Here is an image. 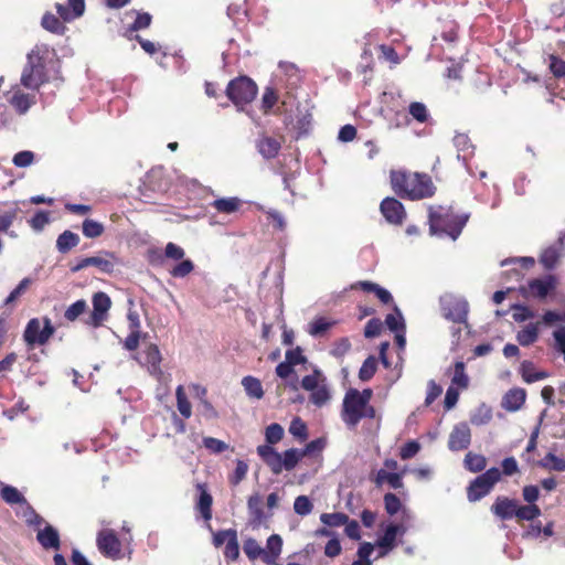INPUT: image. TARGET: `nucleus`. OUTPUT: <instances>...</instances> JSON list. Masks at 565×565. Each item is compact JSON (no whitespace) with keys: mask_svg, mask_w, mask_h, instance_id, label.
<instances>
[{"mask_svg":"<svg viewBox=\"0 0 565 565\" xmlns=\"http://www.w3.org/2000/svg\"><path fill=\"white\" fill-rule=\"evenodd\" d=\"M56 53L47 44H36L26 55V63L21 73V85L30 90H38L49 81V68L55 63Z\"/></svg>","mask_w":565,"mask_h":565,"instance_id":"1","label":"nucleus"},{"mask_svg":"<svg viewBox=\"0 0 565 565\" xmlns=\"http://www.w3.org/2000/svg\"><path fill=\"white\" fill-rule=\"evenodd\" d=\"M391 185L396 195L408 200L430 198L436 190L428 174L403 171L391 172Z\"/></svg>","mask_w":565,"mask_h":565,"instance_id":"2","label":"nucleus"},{"mask_svg":"<svg viewBox=\"0 0 565 565\" xmlns=\"http://www.w3.org/2000/svg\"><path fill=\"white\" fill-rule=\"evenodd\" d=\"M468 220V213L457 215L450 207L431 205L428 209L429 232L431 235L438 237L448 236L452 241H456L460 236Z\"/></svg>","mask_w":565,"mask_h":565,"instance_id":"3","label":"nucleus"},{"mask_svg":"<svg viewBox=\"0 0 565 565\" xmlns=\"http://www.w3.org/2000/svg\"><path fill=\"white\" fill-rule=\"evenodd\" d=\"M226 95L239 109L254 100L257 95L256 84L246 76L232 79L226 87Z\"/></svg>","mask_w":565,"mask_h":565,"instance_id":"4","label":"nucleus"},{"mask_svg":"<svg viewBox=\"0 0 565 565\" xmlns=\"http://www.w3.org/2000/svg\"><path fill=\"white\" fill-rule=\"evenodd\" d=\"M366 404L360 399V391L350 388L343 398L341 418L349 428H355L362 419Z\"/></svg>","mask_w":565,"mask_h":565,"instance_id":"5","label":"nucleus"},{"mask_svg":"<svg viewBox=\"0 0 565 565\" xmlns=\"http://www.w3.org/2000/svg\"><path fill=\"white\" fill-rule=\"evenodd\" d=\"M443 316L452 322L465 323L468 316V302L454 294H445L439 299Z\"/></svg>","mask_w":565,"mask_h":565,"instance_id":"6","label":"nucleus"},{"mask_svg":"<svg viewBox=\"0 0 565 565\" xmlns=\"http://www.w3.org/2000/svg\"><path fill=\"white\" fill-rule=\"evenodd\" d=\"M501 472L493 467L478 476L468 487L467 497L470 502H476L486 497L493 486L500 480Z\"/></svg>","mask_w":565,"mask_h":565,"instance_id":"7","label":"nucleus"},{"mask_svg":"<svg viewBox=\"0 0 565 565\" xmlns=\"http://www.w3.org/2000/svg\"><path fill=\"white\" fill-rule=\"evenodd\" d=\"M55 329L49 318L44 319V327L41 328L39 319H31L24 330L23 339L28 345L34 347L35 344H45L53 335Z\"/></svg>","mask_w":565,"mask_h":565,"instance_id":"8","label":"nucleus"},{"mask_svg":"<svg viewBox=\"0 0 565 565\" xmlns=\"http://www.w3.org/2000/svg\"><path fill=\"white\" fill-rule=\"evenodd\" d=\"M98 551L106 557L119 559L121 555V542L113 530H102L96 537Z\"/></svg>","mask_w":565,"mask_h":565,"instance_id":"9","label":"nucleus"},{"mask_svg":"<svg viewBox=\"0 0 565 565\" xmlns=\"http://www.w3.org/2000/svg\"><path fill=\"white\" fill-rule=\"evenodd\" d=\"M93 311L86 321L88 326L94 328H98L103 324L104 321L108 318V311L111 307L110 297L103 291H98L94 294L93 299Z\"/></svg>","mask_w":565,"mask_h":565,"instance_id":"10","label":"nucleus"},{"mask_svg":"<svg viewBox=\"0 0 565 565\" xmlns=\"http://www.w3.org/2000/svg\"><path fill=\"white\" fill-rule=\"evenodd\" d=\"M380 211L387 223L401 225L406 218L404 205L395 198H385L380 204Z\"/></svg>","mask_w":565,"mask_h":565,"instance_id":"11","label":"nucleus"},{"mask_svg":"<svg viewBox=\"0 0 565 565\" xmlns=\"http://www.w3.org/2000/svg\"><path fill=\"white\" fill-rule=\"evenodd\" d=\"M471 443V430L467 423H459L452 428L449 439L448 448L451 451H459L467 449Z\"/></svg>","mask_w":565,"mask_h":565,"instance_id":"12","label":"nucleus"},{"mask_svg":"<svg viewBox=\"0 0 565 565\" xmlns=\"http://www.w3.org/2000/svg\"><path fill=\"white\" fill-rule=\"evenodd\" d=\"M519 502L507 497H498L491 507V512L501 520L515 518Z\"/></svg>","mask_w":565,"mask_h":565,"instance_id":"13","label":"nucleus"},{"mask_svg":"<svg viewBox=\"0 0 565 565\" xmlns=\"http://www.w3.org/2000/svg\"><path fill=\"white\" fill-rule=\"evenodd\" d=\"M88 266H95L99 269V271L104 274H111L115 267L114 263L109 259L103 258L100 256H90L84 257L79 259L75 265L71 266V271L77 273Z\"/></svg>","mask_w":565,"mask_h":565,"instance_id":"14","label":"nucleus"},{"mask_svg":"<svg viewBox=\"0 0 565 565\" xmlns=\"http://www.w3.org/2000/svg\"><path fill=\"white\" fill-rule=\"evenodd\" d=\"M56 11L63 22H71L84 14L85 1L84 0H68V4L56 3Z\"/></svg>","mask_w":565,"mask_h":565,"instance_id":"15","label":"nucleus"},{"mask_svg":"<svg viewBox=\"0 0 565 565\" xmlns=\"http://www.w3.org/2000/svg\"><path fill=\"white\" fill-rule=\"evenodd\" d=\"M256 148L264 159L269 160L278 154L281 143L276 138L262 135L256 140Z\"/></svg>","mask_w":565,"mask_h":565,"instance_id":"16","label":"nucleus"},{"mask_svg":"<svg viewBox=\"0 0 565 565\" xmlns=\"http://www.w3.org/2000/svg\"><path fill=\"white\" fill-rule=\"evenodd\" d=\"M525 397L523 388H512L504 394L501 405L508 412H516L525 403Z\"/></svg>","mask_w":565,"mask_h":565,"instance_id":"17","label":"nucleus"},{"mask_svg":"<svg viewBox=\"0 0 565 565\" xmlns=\"http://www.w3.org/2000/svg\"><path fill=\"white\" fill-rule=\"evenodd\" d=\"M282 548V539L278 534H271L267 539L266 548H264V563L273 565L279 557Z\"/></svg>","mask_w":565,"mask_h":565,"instance_id":"18","label":"nucleus"},{"mask_svg":"<svg viewBox=\"0 0 565 565\" xmlns=\"http://www.w3.org/2000/svg\"><path fill=\"white\" fill-rule=\"evenodd\" d=\"M36 540L45 550H58L61 546L58 532L52 525H46L43 530H40Z\"/></svg>","mask_w":565,"mask_h":565,"instance_id":"19","label":"nucleus"},{"mask_svg":"<svg viewBox=\"0 0 565 565\" xmlns=\"http://www.w3.org/2000/svg\"><path fill=\"white\" fill-rule=\"evenodd\" d=\"M555 288V279L553 276H546L545 278L532 279L529 282V290L537 298H545L551 290Z\"/></svg>","mask_w":565,"mask_h":565,"instance_id":"20","label":"nucleus"},{"mask_svg":"<svg viewBox=\"0 0 565 565\" xmlns=\"http://www.w3.org/2000/svg\"><path fill=\"white\" fill-rule=\"evenodd\" d=\"M242 200L237 196L218 198L210 205L221 214H233L242 206Z\"/></svg>","mask_w":565,"mask_h":565,"instance_id":"21","label":"nucleus"},{"mask_svg":"<svg viewBox=\"0 0 565 565\" xmlns=\"http://www.w3.org/2000/svg\"><path fill=\"white\" fill-rule=\"evenodd\" d=\"M404 534L405 529L397 524H390L386 526L384 534L377 539L376 546L379 548L393 550L395 547V540L397 534Z\"/></svg>","mask_w":565,"mask_h":565,"instance_id":"22","label":"nucleus"},{"mask_svg":"<svg viewBox=\"0 0 565 565\" xmlns=\"http://www.w3.org/2000/svg\"><path fill=\"white\" fill-rule=\"evenodd\" d=\"M454 146L457 149V159L466 163L468 157L473 153V146L466 134H457L454 137Z\"/></svg>","mask_w":565,"mask_h":565,"instance_id":"23","label":"nucleus"},{"mask_svg":"<svg viewBox=\"0 0 565 565\" xmlns=\"http://www.w3.org/2000/svg\"><path fill=\"white\" fill-rule=\"evenodd\" d=\"M78 244L79 236L76 233L66 230L58 235L56 239V249L62 254H66Z\"/></svg>","mask_w":565,"mask_h":565,"instance_id":"24","label":"nucleus"},{"mask_svg":"<svg viewBox=\"0 0 565 565\" xmlns=\"http://www.w3.org/2000/svg\"><path fill=\"white\" fill-rule=\"evenodd\" d=\"M0 486H1L0 495L6 503L11 504V505L26 504V502H28L26 499L15 487L9 486V484H3L1 482H0Z\"/></svg>","mask_w":565,"mask_h":565,"instance_id":"25","label":"nucleus"},{"mask_svg":"<svg viewBox=\"0 0 565 565\" xmlns=\"http://www.w3.org/2000/svg\"><path fill=\"white\" fill-rule=\"evenodd\" d=\"M335 324V320H328L324 317H317L308 324L307 331L311 337L320 338Z\"/></svg>","mask_w":565,"mask_h":565,"instance_id":"26","label":"nucleus"},{"mask_svg":"<svg viewBox=\"0 0 565 565\" xmlns=\"http://www.w3.org/2000/svg\"><path fill=\"white\" fill-rule=\"evenodd\" d=\"M200 495L196 502V509L200 511L202 518L205 521H210L212 519V495L203 488V486L199 484Z\"/></svg>","mask_w":565,"mask_h":565,"instance_id":"27","label":"nucleus"},{"mask_svg":"<svg viewBox=\"0 0 565 565\" xmlns=\"http://www.w3.org/2000/svg\"><path fill=\"white\" fill-rule=\"evenodd\" d=\"M10 104L19 114H25L32 104H34V96L17 92L10 98Z\"/></svg>","mask_w":565,"mask_h":565,"instance_id":"28","label":"nucleus"},{"mask_svg":"<svg viewBox=\"0 0 565 565\" xmlns=\"http://www.w3.org/2000/svg\"><path fill=\"white\" fill-rule=\"evenodd\" d=\"M242 385L250 398L260 399L264 396L262 383L258 379L247 375L243 377Z\"/></svg>","mask_w":565,"mask_h":565,"instance_id":"29","label":"nucleus"},{"mask_svg":"<svg viewBox=\"0 0 565 565\" xmlns=\"http://www.w3.org/2000/svg\"><path fill=\"white\" fill-rule=\"evenodd\" d=\"M41 25L49 32L54 34H63L66 30L64 22L61 21L57 17H55L51 12H46L42 17Z\"/></svg>","mask_w":565,"mask_h":565,"instance_id":"30","label":"nucleus"},{"mask_svg":"<svg viewBox=\"0 0 565 565\" xmlns=\"http://www.w3.org/2000/svg\"><path fill=\"white\" fill-rule=\"evenodd\" d=\"M384 482H387L393 489H399L403 487V480L399 473L388 472L384 469H381L376 473L375 483L380 487Z\"/></svg>","mask_w":565,"mask_h":565,"instance_id":"31","label":"nucleus"},{"mask_svg":"<svg viewBox=\"0 0 565 565\" xmlns=\"http://www.w3.org/2000/svg\"><path fill=\"white\" fill-rule=\"evenodd\" d=\"M539 338V327L535 323H529L524 329L518 332L516 340L522 347L533 344Z\"/></svg>","mask_w":565,"mask_h":565,"instance_id":"32","label":"nucleus"},{"mask_svg":"<svg viewBox=\"0 0 565 565\" xmlns=\"http://www.w3.org/2000/svg\"><path fill=\"white\" fill-rule=\"evenodd\" d=\"M82 232L87 238H96L103 235L105 226L93 218H85L82 224Z\"/></svg>","mask_w":565,"mask_h":565,"instance_id":"33","label":"nucleus"},{"mask_svg":"<svg viewBox=\"0 0 565 565\" xmlns=\"http://www.w3.org/2000/svg\"><path fill=\"white\" fill-rule=\"evenodd\" d=\"M465 468L471 472H480L487 466V459L482 455L468 452L465 457Z\"/></svg>","mask_w":565,"mask_h":565,"instance_id":"34","label":"nucleus"},{"mask_svg":"<svg viewBox=\"0 0 565 565\" xmlns=\"http://www.w3.org/2000/svg\"><path fill=\"white\" fill-rule=\"evenodd\" d=\"M521 374L526 383H534L544 380L547 376L545 372L534 371V364L530 361H523L521 363Z\"/></svg>","mask_w":565,"mask_h":565,"instance_id":"35","label":"nucleus"},{"mask_svg":"<svg viewBox=\"0 0 565 565\" xmlns=\"http://www.w3.org/2000/svg\"><path fill=\"white\" fill-rule=\"evenodd\" d=\"M247 509L254 521L260 522L264 518L263 499L258 493L252 494L247 501Z\"/></svg>","mask_w":565,"mask_h":565,"instance_id":"36","label":"nucleus"},{"mask_svg":"<svg viewBox=\"0 0 565 565\" xmlns=\"http://www.w3.org/2000/svg\"><path fill=\"white\" fill-rule=\"evenodd\" d=\"M301 458H303V456L299 449L291 448L286 450L284 455H281V471L284 469L287 471L292 470Z\"/></svg>","mask_w":565,"mask_h":565,"instance_id":"37","label":"nucleus"},{"mask_svg":"<svg viewBox=\"0 0 565 565\" xmlns=\"http://www.w3.org/2000/svg\"><path fill=\"white\" fill-rule=\"evenodd\" d=\"M452 385L460 388H467L469 385V377L466 374V365L462 361H457L454 365V374L451 379Z\"/></svg>","mask_w":565,"mask_h":565,"instance_id":"38","label":"nucleus"},{"mask_svg":"<svg viewBox=\"0 0 565 565\" xmlns=\"http://www.w3.org/2000/svg\"><path fill=\"white\" fill-rule=\"evenodd\" d=\"M324 382L326 377L323 376L322 372L318 369H315L312 374L306 375L301 380V387L306 391L312 392Z\"/></svg>","mask_w":565,"mask_h":565,"instance_id":"39","label":"nucleus"},{"mask_svg":"<svg viewBox=\"0 0 565 565\" xmlns=\"http://www.w3.org/2000/svg\"><path fill=\"white\" fill-rule=\"evenodd\" d=\"M145 353H146L147 363L151 367V372L152 373H160L161 372L160 363H161L162 358H161V353H160L159 348L156 344H150L146 349Z\"/></svg>","mask_w":565,"mask_h":565,"instance_id":"40","label":"nucleus"},{"mask_svg":"<svg viewBox=\"0 0 565 565\" xmlns=\"http://www.w3.org/2000/svg\"><path fill=\"white\" fill-rule=\"evenodd\" d=\"M243 551L250 561L257 559L259 557L264 561V548L255 539H247L244 542Z\"/></svg>","mask_w":565,"mask_h":565,"instance_id":"41","label":"nucleus"},{"mask_svg":"<svg viewBox=\"0 0 565 565\" xmlns=\"http://www.w3.org/2000/svg\"><path fill=\"white\" fill-rule=\"evenodd\" d=\"M541 515V509L536 504L518 505L515 518L518 520L533 521Z\"/></svg>","mask_w":565,"mask_h":565,"instance_id":"42","label":"nucleus"},{"mask_svg":"<svg viewBox=\"0 0 565 565\" xmlns=\"http://www.w3.org/2000/svg\"><path fill=\"white\" fill-rule=\"evenodd\" d=\"M385 324L393 332H397L402 329H405V321L397 306L394 307V313H390L386 316Z\"/></svg>","mask_w":565,"mask_h":565,"instance_id":"43","label":"nucleus"},{"mask_svg":"<svg viewBox=\"0 0 565 565\" xmlns=\"http://www.w3.org/2000/svg\"><path fill=\"white\" fill-rule=\"evenodd\" d=\"M178 411L184 418H190L192 411L191 404L188 401L183 386L179 385L175 391Z\"/></svg>","mask_w":565,"mask_h":565,"instance_id":"44","label":"nucleus"},{"mask_svg":"<svg viewBox=\"0 0 565 565\" xmlns=\"http://www.w3.org/2000/svg\"><path fill=\"white\" fill-rule=\"evenodd\" d=\"M348 515L341 512L334 513H322L320 515V521L331 527L341 526L348 523Z\"/></svg>","mask_w":565,"mask_h":565,"instance_id":"45","label":"nucleus"},{"mask_svg":"<svg viewBox=\"0 0 565 565\" xmlns=\"http://www.w3.org/2000/svg\"><path fill=\"white\" fill-rule=\"evenodd\" d=\"M377 362L376 359L371 355L362 364L359 371V377L361 381L366 382L373 377L376 372Z\"/></svg>","mask_w":565,"mask_h":565,"instance_id":"46","label":"nucleus"},{"mask_svg":"<svg viewBox=\"0 0 565 565\" xmlns=\"http://www.w3.org/2000/svg\"><path fill=\"white\" fill-rule=\"evenodd\" d=\"M374 545L369 542H364L360 544L358 548V557L359 559L354 561L351 565H372V561L370 559L371 554L373 553Z\"/></svg>","mask_w":565,"mask_h":565,"instance_id":"47","label":"nucleus"},{"mask_svg":"<svg viewBox=\"0 0 565 565\" xmlns=\"http://www.w3.org/2000/svg\"><path fill=\"white\" fill-rule=\"evenodd\" d=\"M330 399V393L326 382L318 388L313 390L310 394V402L318 407H321Z\"/></svg>","mask_w":565,"mask_h":565,"instance_id":"48","label":"nucleus"},{"mask_svg":"<svg viewBox=\"0 0 565 565\" xmlns=\"http://www.w3.org/2000/svg\"><path fill=\"white\" fill-rule=\"evenodd\" d=\"M202 444L211 454L215 455L222 454L230 448L228 444L214 437H204Z\"/></svg>","mask_w":565,"mask_h":565,"instance_id":"49","label":"nucleus"},{"mask_svg":"<svg viewBox=\"0 0 565 565\" xmlns=\"http://www.w3.org/2000/svg\"><path fill=\"white\" fill-rule=\"evenodd\" d=\"M87 303L84 299H79L72 303L64 312L67 321H75L81 315L85 312Z\"/></svg>","mask_w":565,"mask_h":565,"instance_id":"50","label":"nucleus"},{"mask_svg":"<svg viewBox=\"0 0 565 565\" xmlns=\"http://www.w3.org/2000/svg\"><path fill=\"white\" fill-rule=\"evenodd\" d=\"M313 504L307 495H299L295 499L294 510L298 515L306 516L311 513Z\"/></svg>","mask_w":565,"mask_h":565,"instance_id":"51","label":"nucleus"},{"mask_svg":"<svg viewBox=\"0 0 565 565\" xmlns=\"http://www.w3.org/2000/svg\"><path fill=\"white\" fill-rule=\"evenodd\" d=\"M284 437V428L281 425L274 423L266 427L265 438L267 444L275 445Z\"/></svg>","mask_w":565,"mask_h":565,"instance_id":"52","label":"nucleus"},{"mask_svg":"<svg viewBox=\"0 0 565 565\" xmlns=\"http://www.w3.org/2000/svg\"><path fill=\"white\" fill-rule=\"evenodd\" d=\"M194 269V264L191 259H183L177 264L171 270L170 275L174 278H184Z\"/></svg>","mask_w":565,"mask_h":565,"instance_id":"53","label":"nucleus"},{"mask_svg":"<svg viewBox=\"0 0 565 565\" xmlns=\"http://www.w3.org/2000/svg\"><path fill=\"white\" fill-rule=\"evenodd\" d=\"M408 111L412 117L418 122H425L428 119V110L425 104L420 102H413L408 107Z\"/></svg>","mask_w":565,"mask_h":565,"instance_id":"54","label":"nucleus"},{"mask_svg":"<svg viewBox=\"0 0 565 565\" xmlns=\"http://www.w3.org/2000/svg\"><path fill=\"white\" fill-rule=\"evenodd\" d=\"M50 223V213L46 211L36 212L29 221L35 232H41Z\"/></svg>","mask_w":565,"mask_h":565,"instance_id":"55","label":"nucleus"},{"mask_svg":"<svg viewBox=\"0 0 565 565\" xmlns=\"http://www.w3.org/2000/svg\"><path fill=\"white\" fill-rule=\"evenodd\" d=\"M559 257V253L556 247L546 248L541 255V263L547 269L554 268Z\"/></svg>","mask_w":565,"mask_h":565,"instance_id":"56","label":"nucleus"},{"mask_svg":"<svg viewBox=\"0 0 565 565\" xmlns=\"http://www.w3.org/2000/svg\"><path fill=\"white\" fill-rule=\"evenodd\" d=\"M491 417V409L486 405H481L478 408V411L471 416L470 420L473 425L480 426L489 423Z\"/></svg>","mask_w":565,"mask_h":565,"instance_id":"57","label":"nucleus"},{"mask_svg":"<svg viewBox=\"0 0 565 565\" xmlns=\"http://www.w3.org/2000/svg\"><path fill=\"white\" fill-rule=\"evenodd\" d=\"M224 556L227 559L236 561L239 556V546L237 541V532L232 535L225 545Z\"/></svg>","mask_w":565,"mask_h":565,"instance_id":"58","label":"nucleus"},{"mask_svg":"<svg viewBox=\"0 0 565 565\" xmlns=\"http://www.w3.org/2000/svg\"><path fill=\"white\" fill-rule=\"evenodd\" d=\"M548 68L555 77L561 78L565 76V61L556 55H550Z\"/></svg>","mask_w":565,"mask_h":565,"instance_id":"59","label":"nucleus"},{"mask_svg":"<svg viewBox=\"0 0 565 565\" xmlns=\"http://www.w3.org/2000/svg\"><path fill=\"white\" fill-rule=\"evenodd\" d=\"M384 505L386 512L394 515L401 510L402 503L396 494L388 492L384 495Z\"/></svg>","mask_w":565,"mask_h":565,"instance_id":"60","label":"nucleus"},{"mask_svg":"<svg viewBox=\"0 0 565 565\" xmlns=\"http://www.w3.org/2000/svg\"><path fill=\"white\" fill-rule=\"evenodd\" d=\"M34 153L29 150H23L14 154L12 162L15 167L25 168L32 164Z\"/></svg>","mask_w":565,"mask_h":565,"instance_id":"61","label":"nucleus"},{"mask_svg":"<svg viewBox=\"0 0 565 565\" xmlns=\"http://www.w3.org/2000/svg\"><path fill=\"white\" fill-rule=\"evenodd\" d=\"M248 471V465L243 460H237L236 468L233 475L230 477V482L233 486H237L242 480L245 479Z\"/></svg>","mask_w":565,"mask_h":565,"instance_id":"62","label":"nucleus"},{"mask_svg":"<svg viewBox=\"0 0 565 565\" xmlns=\"http://www.w3.org/2000/svg\"><path fill=\"white\" fill-rule=\"evenodd\" d=\"M266 215H267L268 220H270L273 222L274 228H276L278 231H285L287 223H286L284 215L279 211H277L275 209H269V210H266Z\"/></svg>","mask_w":565,"mask_h":565,"instance_id":"63","label":"nucleus"},{"mask_svg":"<svg viewBox=\"0 0 565 565\" xmlns=\"http://www.w3.org/2000/svg\"><path fill=\"white\" fill-rule=\"evenodd\" d=\"M420 449V445L416 440L407 441L399 451V456L403 460H408L417 455Z\"/></svg>","mask_w":565,"mask_h":565,"instance_id":"64","label":"nucleus"}]
</instances>
